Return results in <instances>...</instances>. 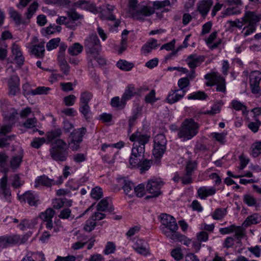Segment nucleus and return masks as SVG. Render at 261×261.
Returning <instances> with one entry per match:
<instances>
[{
	"mask_svg": "<svg viewBox=\"0 0 261 261\" xmlns=\"http://www.w3.org/2000/svg\"><path fill=\"white\" fill-rule=\"evenodd\" d=\"M160 221L162 223L160 229L166 237L173 241L179 242L189 246L191 242V240L177 231L178 226L175 219L173 216L166 214H162L160 215Z\"/></svg>",
	"mask_w": 261,
	"mask_h": 261,
	"instance_id": "obj_1",
	"label": "nucleus"
},
{
	"mask_svg": "<svg viewBox=\"0 0 261 261\" xmlns=\"http://www.w3.org/2000/svg\"><path fill=\"white\" fill-rule=\"evenodd\" d=\"M200 125L192 118H187L177 129V137L182 141L192 139L199 132Z\"/></svg>",
	"mask_w": 261,
	"mask_h": 261,
	"instance_id": "obj_2",
	"label": "nucleus"
},
{
	"mask_svg": "<svg viewBox=\"0 0 261 261\" xmlns=\"http://www.w3.org/2000/svg\"><path fill=\"white\" fill-rule=\"evenodd\" d=\"M51 158L57 162L65 161L68 156V147L66 142L62 139H56L49 149Z\"/></svg>",
	"mask_w": 261,
	"mask_h": 261,
	"instance_id": "obj_3",
	"label": "nucleus"
},
{
	"mask_svg": "<svg viewBox=\"0 0 261 261\" xmlns=\"http://www.w3.org/2000/svg\"><path fill=\"white\" fill-rule=\"evenodd\" d=\"M247 22L242 31L244 37H247L254 33L256 30L257 23L261 20V14L250 11H246L243 16Z\"/></svg>",
	"mask_w": 261,
	"mask_h": 261,
	"instance_id": "obj_4",
	"label": "nucleus"
},
{
	"mask_svg": "<svg viewBox=\"0 0 261 261\" xmlns=\"http://www.w3.org/2000/svg\"><path fill=\"white\" fill-rule=\"evenodd\" d=\"M32 234V233L29 231L22 236L14 234L1 236L0 237V249L7 248L10 245L24 244L27 242L29 237Z\"/></svg>",
	"mask_w": 261,
	"mask_h": 261,
	"instance_id": "obj_5",
	"label": "nucleus"
},
{
	"mask_svg": "<svg viewBox=\"0 0 261 261\" xmlns=\"http://www.w3.org/2000/svg\"><path fill=\"white\" fill-rule=\"evenodd\" d=\"M204 78L207 81L205 83L206 86L211 87L216 85L217 91L226 92L225 80L219 73L215 72L208 73L205 75Z\"/></svg>",
	"mask_w": 261,
	"mask_h": 261,
	"instance_id": "obj_6",
	"label": "nucleus"
},
{
	"mask_svg": "<svg viewBox=\"0 0 261 261\" xmlns=\"http://www.w3.org/2000/svg\"><path fill=\"white\" fill-rule=\"evenodd\" d=\"M166 144L167 140L164 135L160 134L156 135L154 139L152 153L158 163L166 150Z\"/></svg>",
	"mask_w": 261,
	"mask_h": 261,
	"instance_id": "obj_7",
	"label": "nucleus"
},
{
	"mask_svg": "<svg viewBox=\"0 0 261 261\" xmlns=\"http://www.w3.org/2000/svg\"><path fill=\"white\" fill-rule=\"evenodd\" d=\"M86 129L81 127L74 129L70 134L68 141V147L72 151H76L80 148V144L83 141Z\"/></svg>",
	"mask_w": 261,
	"mask_h": 261,
	"instance_id": "obj_8",
	"label": "nucleus"
},
{
	"mask_svg": "<svg viewBox=\"0 0 261 261\" xmlns=\"http://www.w3.org/2000/svg\"><path fill=\"white\" fill-rule=\"evenodd\" d=\"M84 46L87 53L91 56L99 55L101 49L100 41L95 34H91L85 39Z\"/></svg>",
	"mask_w": 261,
	"mask_h": 261,
	"instance_id": "obj_9",
	"label": "nucleus"
},
{
	"mask_svg": "<svg viewBox=\"0 0 261 261\" xmlns=\"http://www.w3.org/2000/svg\"><path fill=\"white\" fill-rule=\"evenodd\" d=\"M150 138L149 135L143 134L139 131L136 132L129 137L130 141L134 142L133 148L136 149L142 148L144 152H145V145L149 142Z\"/></svg>",
	"mask_w": 261,
	"mask_h": 261,
	"instance_id": "obj_10",
	"label": "nucleus"
},
{
	"mask_svg": "<svg viewBox=\"0 0 261 261\" xmlns=\"http://www.w3.org/2000/svg\"><path fill=\"white\" fill-rule=\"evenodd\" d=\"M164 184L160 179H154L148 180L146 185V191L151 195L147 196L146 199L157 197L162 194L161 188Z\"/></svg>",
	"mask_w": 261,
	"mask_h": 261,
	"instance_id": "obj_11",
	"label": "nucleus"
},
{
	"mask_svg": "<svg viewBox=\"0 0 261 261\" xmlns=\"http://www.w3.org/2000/svg\"><path fill=\"white\" fill-rule=\"evenodd\" d=\"M249 85L251 92L258 94L260 91L259 84L261 80V72L258 70L251 71L249 75Z\"/></svg>",
	"mask_w": 261,
	"mask_h": 261,
	"instance_id": "obj_12",
	"label": "nucleus"
},
{
	"mask_svg": "<svg viewBox=\"0 0 261 261\" xmlns=\"http://www.w3.org/2000/svg\"><path fill=\"white\" fill-rule=\"evenodd\" d=\"M144 152L142 148L136 149L132 148L129 163L131 168H137L144 158Z\"/></svg>",
	"mask_w": 261,
	"mask_h": 261,
	"instance_id": "obj_13",
	"label": "nucleus"
},
{
	"mask_svg": "<svg viewBox=\"0 0 261 261\" xmlns=\"http://www.w3.org/2000/svg\"><path fill=\"white\" fill-rule=\"evenodd\" d=\"M20 80L18 75L14 74L11 76L8 80L9 94L12 96L15 95L19 92Z\"/></svg>",
	"mask_w": 261,
	"mask_h": 261,
	"instance_id": "obj_14",
	"label": "nucleus"
},
{
	"mask_svg": "<svg viewBox=\"0 0 261 261\" xmlns=\"http://www.w3.org/2000/svg\"><path fill=\"white\" fill-rule=\"evenodd\" d=\"M73 6L75 8L89 11L94 13H97L98 12V10L95 4L90 3L86 0H79L74 3Z\"/></svg>",
	"mask_w": 261,
	"mask_h": 261,
	"instance_id": "obj_15",
	"label": "nucleus"
},
{
	"mask_svg": "<svg viewBox=\"0 0 261 261\" xmlns=\"http://www.w3.org/2000/svg\"><path fill=\"white\" fill-rule=\"evenodd\" d=\"M204 57L196 54L189 55L186 60V62L190 68L195 69L204 61Z\"/></svg>",
	"mask_w": 261,
	"mask_h": 261,
	"instance_id": "obj_16",
	"label": "nucleus"
},
{
	"mask_svg": "<svg viewBox=\"0 0 261 261\" xmlns=\"http://www.w3.org/2000/svg\"><path fill=\"white\" fill-rule=\"evenodd\" d=\"M118 182L121 185H122V189L126 195L132 197L134 194V185L129 180L125 178H118Z\"/></svg>",
	"mask_w": 261,
	"mask_h": 261,
	"instance_id": "obj_17",
	"label": "nucleus"
},
{
	"mask_svg": "<svg viewBox=\"0 0 261 261\" xmlns=\"http://www.w3.org/2000/svg\"><path fill=\"white\" fill-rule=\"evenodd\" d=\"M133 248L140 254L146 256L149 254L148 244L142 239H137L133 245Z\"/></svg>",
	"mask_w": 261,
	"mask_h": 261,
	"instance_id": "obj_18",
	"label": "nucleus"
},
{
	"mask_svg": "<svg viewBox=\"0 0 261 261\" xmlns=\"http://www.w3.org/2000/svg\"><path fill=\"white\" fill-rule=\"evenodd\" d=\"M54 180L53 179H50L47 176L43 175L36 178L35 181V187L38 188L42 186L49 188L54 186Z\"/></svg>",
	"mask_w": 261,
	"mask_h": 261,
	"instance_id": "obj_19",
	"label": "nucleus"
},
{
	"mask_svg": "<svg viewBox=\"0 0 261 261\" xmlns=\"http://www.w3.org/2000/svg\"><path fill=\"white\" fill-rule=\"evenodd\" d=\"M179 90H172L168 93L166 101L169 104H173L181 99L185 95V92L177 93Z\"/></svg>",
	"mask_w": 261,
	"mask_h": 261,
	"instance_id": "obj_20",
	"label": "nucleus"
},
{
	"mask_svg": "<svg viewBox=\"0 0 261 261\" xmlns=\"http://www.w3.org/2000/svg\"><path fill=\"white\" fill-rule=\"evenodd\" d=\"M213 4L212 0L200 1L197 4L198 11L202 16H205L208 13Z\"/></svg>",
	"mask_w": 261,
	"mask_h": 261,
	"instance_id": "obj_21",
	"label": "nucleus"
},
{
	"mask_svg": "<svg viewBox=\"0 0 261 261\" xmlns=\"http://www.w3.org/2000/svg\"><path fill=\"white\" fill-rule=\"evenodd\" d=\"M44 42H41L38 44L33 45L30 47L31 53L37 58H43L44 56Z\"/></svg>",
	"mask_w": 261,
	"mask_h": 261,
	"instance_id": "obj_22",
	"label": "nucleus"
},
{
	"mask_svg": "<svg viewBox=\"0 0 261 261\" xmlns=\"http://www.w3.org/2000/svg\"><path fill=\"white\" fill-rule=\"evenodd\" d=\"M22 199L31 206H36L38 201V196L31 191L25 192L22 196Z\"/></svg>",
	"mask_w": 261,
	"mask_h": 261,
	"instance_id": "obj_23",
	"label": "nucleus"
},
{
	"mask_svg": "<svg viewBox=\"0 0 261 261\" xmlns=\"http://www.w3.org/2000/svg\"><path fill=\"white\" fill-rule=\"evenodd\" d=\"M12 53L14 57V60L16 62L17 65L20 67L24 63V58L18 45H14L13 46Z\"/></svg>",
	"mask_w": 261,
	"mask_h": 261,
	"instance_id": "obj_24",
	"label": "nucleus"
},
{
	"mask_svg": "<svg viewBox=\"0 0 261 261\" xmlns=\"http://www.w3.org/2000/svg\"><path fill=\"white\" fill-rule=\"evenodd\" d=\"M23 158V151L20 150L18 153L12 157L10 161V166L12 169H16L20 167Z\"/></svg>",
	"mask_w": 261,
	"mask_h": 261,
	"instance_id": "obj_25",
	"label": "nucleus"
},
{
	"mask_svg": "<svg viewBox=\"0 0 261 261\" xmlns=\"http://www.w3.org/2000/svg\"><path fill=\"white\" fill-rule=\"evenodd\" d=\"M216 192L215 188L213 187H200L197 191V194L202 199H205L207 196L214 195Z\"/></svg>",
	"mask_w": 261,
	"mask_h": 261,
	"instance_id": "obj_26",
	"label": "nucleus"
},
{
	"mask_svg": "<svg viewBox=\"0 0 261 261\" xmlns=\"http://www.w3.org/2000/svg\"><path fill=\"white\" fill-rule=\"evenodd\" d=\"M96 208L97 211L104 212L108 211L110 213L112 212L114 210L113 206L110 204L108 198L101 199L97 204Z\"/></svg>",
	"mask_w": 261,
	"mask_h": 261,
	"instance_id": "obj_27",
	"label": "nucleus"
},
{
	"mask_svg": "<svg viewBox=\"0 0 261 261\" xmlns=\"http://www.w3.org/2000/svg\"><path fill=\"white\" fill-rule=\"evenodd\" d=\"M10 17L15 22L17 26L23 23L22 20L21 15L15 10L13 8L10 7L9 9Z\"/></svg>",
	"mask_w": 261,
	"mask_h": 261,
	"instance_id": "obj_28",
	"label": "nucleus"
},
{
	"mask_svg": "<svg viewBox=\"0 0 261 261\" xmlns=\"http://www.w3.org/2000/svg\"><path fill=\"white\" fill-rule=\"evenodd\" d=\"M260 221V216L256 214H254L251 216H248L245 221L243 222L242 225L245 227H247L248 226L252 225V224H256L259 223Z\"/></svg>",
	"mask_w": 261,
	"mask_h": 261,
	"instance_id": "obj_29",
	"label": "nucleus"
},
{
	"mask_svg": "<svg viewBox=\"0 0 261 261\" xmlns=\"http://www.w3.org/2000/svg\"><path fill=\"white\" fill-rule=\"evenodd\" d=\"M126 103L122 97L120 99L118 96L113 97L111 101V106L117 110L123 109L125 107Z\"/></svg>",
	"mask_w": 261,
	"mask_h": 261,
	"instance_id": "obj_30",
	"label": "nucleus"
},
{
	"mask_svg": "<svg viewBox=\"0 0 261 261\" xmlns=\"http://www.w3.org/2000/svg\"><path fill=\"white\" fill-rule=\"evenodd\" d=\"M136 93L135 87L133 85H129L127 86L124 93L122 96V99L126 103Z\"/></svg>",
	"mask_w": 261,
	"mask_h": 261,
	"instance_id": "obj_31",
	"label": "nucleus"
},
{
	"mask_svg": "<svg viewBox=\"0 0 261 261\" xmlns=\"http://www.w3.org/2000/svg\"><path fill=\"white\" fill-rule=\"evenodd\" d=\"M157 47V40L155 39H152L150 41L143 46L142 51L144 54H148L150 53L153 49H155Z\"/></svg>",
	"mask_w": 261,
	"mask_h": 261,
	"instance_id": "obj_32",
	"label": "nucleus"
},
{
	"mask_svg": "<svg viewBox=\"0 0 261 261\" xmlns=\"http://www.w3.org/2000/svg\"><path fill=\"white\" fill-rule=\"evenodd\" d=\"M83 46L79 43H74L68 49V53L71 56H77L82 52Z\"/></svg>",
	"mask_w": 261,
	"mask_h": 261,
	"instance_id": "obj_33",
	"label": "nucleus"
},
{
	"mask_svg": "<svg viewBox=\"0 0 261 261\" xmlns=\"http://www.w3.org/2000/svg\"><path fill=\"white\" fill-rule=\"evenodd\" d=\"M68 18L72 21H76L78 20H82L83 19L84 16L83 15L79 13L75 10V8H72L69 9L66 12Z\"/></svg>",
	"mask_w": 261,
	"mask_h": 261,
	"instance_id": "obj_34",
	"label": "nucleus"
},
{
	"mask_svg": "<svg viewBox=\"0 0 261 261\" xmlns=\"http://www.w3.org/2000/svg\"><path fill=\"white\" fill-rule=\"evenodd\" d=\"M251 155L254 158H257L261 154V141H256L251 146Z\"/></svg>",
	"mask_w": 261,
	"mask_h": 261,
	"instance_id": "obj_35",
	"label": "nucleus"
},
{
	"mask_svg": "<svg viewBox=\"0 0 261 261\" xmlns=\"http://www.w3.org/2000/svg\"><path fill=\"white\" fill-rule=\"evenodd\" d=\"M58 217L61 219L72 220L74 219V215L72 214L71 210L68 207L62 210Z\"/></svg>",
	"mask_w": 261,
	"mask_h": 261,
	"instance_id": "obj_36",
	"label": "nucleus"
},
{
	"mask_svg": "<svg viewBox=\"0 0 261 261\" xmlns=\"http://www.w3.org/2000/svg\"><path fill=\"white\" fill-rule=\"evenodd\" d=\"M62 135V130L60 128H57L51 131L47 132L46 136L48 143L51 142L55 139L59 137Z\"/></svg>",
	"mask_w": 261,
	"mask_h": 261,
	"instance_id": "obj_37",
	"label": "nucleus"
},
{
	"mask_svg": "<svg viewBox=\"0 0 261 261\" xmlns=\"http://www.w3.org/2000/svg\"><path fill=\"white\" fill-rule=\"evenodd\" d=\"M55 214V211L53 208H48L45 212L41 213L39 217L43 221L51 220Z\"/></svg>",
	"mask_w": 261,
	"mask_h": 261,
	"instance_id": "obj_38",
	"label": "nucleus"
},
{
	"mask_svg": "<svg viewBox=\"0 0 261 261\" xmlns=\"http://www.w3.org/2000/svg\"><path fill=\"white\" fill-rule=\"evenodd\" d=\"M152 162L150 160L144 159L142 161H141L139 165L137 167L139 168L140 173L141 174L144 173L146 171L148 170L150 168Z\"/></svg>",
	"mask_w": 261,
	"mask_h": 261,
	"instance_id": "obj_39",
	"label": "nucleus"
},
{
	"mask_svg": "<svg viewBox=\"0 0 261 261\" xmlns=\"http://www.w3.org/2000/svg\"><path fill=\"white\" fill-rule=\"evenodd\" d=\"M36 223L35 220H31L24 219L22 220L20 223L18 224V227L22 230L24 231L27 228H31L34 227Z\"/></svg>",
	"mask_w": 261,
	"mask_h": 261,
	"instance_id": "obj_40",
	"label": "nucleus"
},
{
	"mask_svg": "<svg viewBox=\"0 0 261 261\" xmlns=\"http://www.w3.org/2000/svg\"><path fill=\"white\" fill-rule=\"evenodd\" d=\"M117 67L121 70L124 71H129L134 67V64L128 62L126 60H120L117 63Z\"/></svg>",
	"mask_w": 261,
	"mask_h": 261,
	"instance_id": "obj_41",
	"label": "nucleus"
},
{
	"mask_svg": "<svg viewBox=\"0 0 261 261\" xmlns=\"http://www.w3.org/2000/svg\"><path fill=\"white\" fill-rule=\"evenodd\" d=\"M50 88L47 87L39 86L34 90H31L30 93L32 95L47 94Z\"/></svg>",
	"mask_w": 261,
	"mask_h": 261,
	"instance_id": "obj_42",
	"label": "nucleus"
},
{
	"mask_svg": "<svg viewBox=\"0 0 261 261\" xmlns=\"http://www.w3.org/2000/svg\"><path fill=\"white\" fill-rule=\"evenodd\" d=\"M197 162L196 161H189L187 162L185 166V171L193 174L194 172L197 170Z\"/></svg>",
	"mask_w": 261,
	"mask_h": 261,
	"instance_id": "obj_43",
	"label": "nucleus"
},
{
	"mask_svg": "<svg viewBox=\"0 0 261 261\" xmlns=\"http://www.w3.org/2000/svg\"><path fill=\"white\" fill-rule=\"evenodd\" d=\"M226 212L225 208H216L212 214V217L215 220H220L226 215Z\"/></svg>",
	"mask_w": 261,
	"mask_h": 261,
	"instance_id": "obj_44",
	"label": "nucleus"
},
{
	"mask_svg": "<svg viewBox=\"0 0 261 261\" xmlns=\"http://www.w3.org/2000/svg\"><path fill=\"white\" fill-rule=\"evenodd\" d=\"M93 97V94L89 91H84L81 93L80 95V103L88 104L89 102Z\"/></svg>",
	"mask_w": 261,
	"mask_h": 261,
	"instance_id": "obj_45",
	"label": "nucleus"
},
{
	"mask_svg": "<svg viewBox=\"0 0 261 261\" xmlns=\"http://www.w3.org/2000/svg\"><path fill=\"white\" fill-rule=\"evenodd\" d=\"M207 97L206 94L203 91H199L191 93L188 97L189 99L204 100Z\"/></svg>",
	"mask_w": 261,
	"mask_h": 261,
	"instance_id": "obj_46",
	"label": "nucleus"
},
{
	"mask_svg": "<svg viewBox=\"0 0 261 261\" xmlns=\"http://www.w3.org/2000/svg\"><path fill=\"white\" fill-rule=\"evenodd\" d=\"M178 86L181 92H185V94L187 92L186 88L190 85V81L188 77H182L178 80L177 82Z\"/></svg>",
	"mask_w": 261,
	"mask_h": 261,
	"instance_id": "obj_47",
	"label": "nucleus"
},
{
	"mask_svg": "<svg viewBox=\"0 0 261 261\" xmlns=\"http://www.w3.org/2000/svg\"><path fill=\"white\" fill-rule=\"evenodd\" d=\"M79 111L86 119L89 118L91 111L89 104L80 103Z\"/></svg>",
	"mask_w": 261,
	"mask_h": 261,
	"instance_id": "obj_48",
	"label": "nucleus"
},
{
	"mask_svg": "<svg viewBox=\"0 0 261 261\" xmlns=\"http://www.w3.org/2000/svg\"><path fill=\"white\" fill-rule=\"evenodd\" d=\"M243 201L249 206H256L257 200L255 197L247 194L244 196Z\"/></svg>",
	"mask_w": 261,
	"mask_h": 261,
	"instance_id": "obj_49",
	"label": "nucleus"
},
{
	"mask_svg": "<svg viewBox=\"0 0 261 261\" xmlns=\"http://www.w3.org/2000/svg\"><path fill=\"white\" fill-rule=\"evenodd\" d=\"M241 13V8L238 6L232 7L227 8L222 14L224 16H230L232 15H237Z\"/></svg>",
	"mask_w": 261,
	"mask_h": 261,
	"instance_id": "obj_50",
	"label": "nucleus"
},
{
	"mask_svg": "<svg viewBox=\"0 0 261 261\" xmlns=\"http://www.w3.org/2000/svg\"><path fill=\"white\" fill-rule=\"evenodd\" d=\"M37 120L35 117L27 119L22 124L26 128H32L36 126Z\"/></svg>",
	"mask_w": 261,
	"mask_h": 261,
	"instance_id": "obj_51",
	"label": "nucleus"
},
{
	"mask_svg": "<svg viewBox=\"0 0 261 261\" xmlns=\"http://www.w3.org/2000/svg\"><path fill=\"white\" fill-rule=\"evenodd\" d=\"M91 197L95 199L98 200L102 196V190L101 188L96 187L93 188L91 192Z\"/></svg>",
	"mask_w": 261,
	"mask_h": 261,
	"instance_id": "obj_52",
	"label": "nucleus"
},
{
	"mask_svg": "<svg viewBox=\"0 0 261 261\" xmlns=\"http://www.w3.org/2000/svg\"><path fill=\"white\" fill-rule=\"evenodd\" d=\"M45 142V139L42 138H35L33 139L31 143V145L33 148H39Z\"/></svg>",
	"mask_w": 261,
	"mask_h": 261,
	"instance_id": "obj_53",
	"label": "nucleus"
},
{
	"mask_svg": "<svg viewBox=\"0 0 261 261\" xmlns=\"http://www.w3.org/2000/svg\"><path fill=\"white\" fill-rule=\"evenodd\" d=\"M59 66L61 70L65 75H68L70 71V67L64 59L59 61Z\"/></svg>",
	"mask_w": 261,
	"mask_h": 261,
	"instance_id": "obj_54",
	"label": "nucleus"
},
{
	"mask_svg": "<svg viewBox=\"0 0 261 261\" xmlns=\"http://www.w3.org/2000/svg\"><path fill=\"white\" fill-rule=\"evenodd\" d=\"M227 134L224 133H213L212 134V136L218 142L222 144H224L225 142V138Z\"/></svg>",
	"mask_w": 261,
	"mask_h": 261,
	"instance_id": "obj_55",
	"label": "nucleus"
},
{
	"mask_svg": "<svg viewBox=\"0 0 261 261\" xmlns=\"http://www.w3.org/2000/svg\"><path fill=\"white\" fill-rule=\"evenodd\" d=\"M231 108L236 111L246 110V107L244 103L239 100L234 99L231 101Z\"/></svg>",
	"mask_w": 261,
	"mask_h": 261,
	"instance_id": "obj_56",
	"label": "nucleus"
},
{
	"mask_svg": "<svg viewBox=\"0 0 261 261\" xmlns=\"http://www.w3.org/2000/svg\"><path fill=\"white\" fill-rule=\"evenodd\" d=\"M60 41L59 38H54L49 40V41L46 44V48L47 50H51L55 48H56Z\"/></svg>",
	"mask_w": 261,
	"mask_h": 261,
	"instance_id": "obj_57",
	"label": "nucleus"
},
{
	"mask_svg": "<svg viewBox=\"0 0 261 261\" xmlns=\"http://www.w3.org/2000/svg\"><path fill=\"white\" fill-rule=\"evenodd\" d=\"M158 100L155 97V91L152 89L150 92L145 97V101L146 103H152Z\"/></svg>",
	"mask_w": 261,
	"mask_h": 261,
	"instance_id": "obj_58",
	"label": "nucleus"
},
{
	"mask_svg": "<svg viewBox=\"0 0 261 261\" xmlns=\"http://www.w3.org/2000/svg\"><path fill=\"white\" fill-rule=\"evenodd\" d=\"M134 194L138 197H142L145 194V185L140 184L137 187L134 186Z\"/></svg>",
	"mask_w": 261,
	"mask_h": 261,
	"instance_id": "obj_59",
	"label": "nucleus"
},
{
	"mask_svg": "<svg viewBox=\"0 0 261 261\" xmlns=\"http://www.w3.org/2000/svg\"><path fill=\"white\" fill-rule=\"evenodd\" d=\"M260 125L261 121L259 119H256L254 122H250L248 124V127L252 132L256 133L258 132Z\"/></svg>",
	"mask_w": 261,
	"mask_h": 261,
	"instance_id": "obj_60",
	"label": "nucleus"
},
{
	"mask_svg": "<svg viewBox=\"0 0 261 261\" xmlns=\"http://www.w3.org/2000/svg\"><path fill=\"white\" fill-rule=\"evenodd\" d=\"M96 223L93 220H87L85 224L84 229L85 230L88 232H91L95 227Z\"/></svg>",
	"mask_w": 261,
	"mask_h": 261,
	"instance_id": "obj_61",
	"label": "nucleus"
},
{
	"mask_svg": "<svg viewBox=\"0 0 261 261\" xmlns=\"http://www.w3.org/2000/svg\"><path fill=\"white\" fill-rule=\"evenodd\" d=\"M116 250V245L112 242H109L107 243L103 252L105 254H109L113 253Z\"/></svg>",
	"mask_w": 261,
	"mask_h": 261,
	"instance_id": "obj_62",
	"label": "nucleus"
},
{
	"mask_svg": "<svg viewBox=\"0 0 261 261\" xmlns=\"http://www.w3.org/2000/svg\"><path fill=\"white\" fill-rule=\"evenodd\" d=\"M192 174L185 171L184 175L181 177V181L183 185H188L192 182Z\"/></svg>",
	"mask_w": 261,
	"mask_h": 261,
	"instance_id": "obj_63",
	"label": "nucleus"
},
{
	"mask_svg": "<svg viewBox=\"0 0 261 261\" xmlns=\"http://www.w3.org/2000/svg\"><path fill=\"white\" fill-rule=\"evenodd\" d=\"M144 17L149 16L154 13V9L149 6H144L140 9Z\"/></svg>",
	"mask_w": 261,
	"mask_h": 261,
	"instance_id": "obj_64",
	"label": "nucleus"
}]
</instances>
